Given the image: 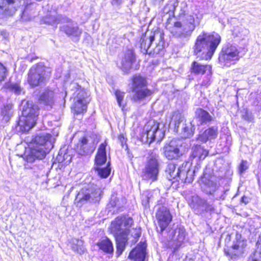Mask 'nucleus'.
Returning a JSON list of instances; mask_svg holds the SVG:
<instances>
[{"label":"nucleus","instance_id":"nucleus-1","mask_svg":"<svg viewBox=\"0 0 261 261\" xmlns=\"http://www.w3.org/2000/svg\"><path fill=\"white\" fill-rule=\"evenodd\" d=\"M133 223L132 218L124 216L117 217L111 223V231L115 235L118 255L122 253L127 245L132 246L136 243L141 236L140 228L133 229L131 234L129 235Z\"/></svg>","mask_w":261,"mask_h":261},{"label":"nucleus","instance_id":"nucleus-2","mask_svg":"<svg viewBox=\"0 0 261 261\" xmlns=\"http://www.w3.org/2000/svg\"><path fill=\"white\" fill-rule=\"evenodd\" d=\"M221 40L220 35L215 32L203 31L196 40L194 54L200 59L207 60L212 57Z\"/></svg>","mask_w":261,"mask_h":261},{"label":"nucleus","instance_id":"nucleus-3","mask_svg":"<svg viewBox=\"0 0 261 261\" xmlns=\"http://www.w3.org/2000/svg\"><path fill=\"white\" fill-rule=\"evenodd\" d=\"M52 136L49 134L41 133L36 136L31 142L30 151L25 156L28 163H32L36 160H42L46 153L53 147Z\"/></svg>","mask_w":261,"mask_h":261},{"label":"nucleus","instance_id":"nucleus-4","mask_svg":"<svg viewBox=\"0 0 261 261\" xmlns=\"http://www.w3.org/2000/svg\"><path fill=\"white\" fill-rule=\"evenodd\" d=\"M38 106L32 101H27L23 106L22 116L17 122L16 128L21 132H27L35 124L38 115Z\"/></svg>","mask_w":261,"mask_h":261},{"label":"nucleus","instance_id":"nucleus-5","mask_svg":"<svg viewBox=\"0 0 261 261\" xmlns=\"http://www.w3.org/2000/svg\"><path fill=\"white\" fill-rule=\"evenodd\" d=\"M160 165L159 155L154 151L150 150L145 158L144 168L142 171V178L151 182L156 181L159 174Z\"/></svg>","mask_w":261,"mask_h":261},{"label":"nucleus","instance_id":"nucleus-6","mask_svg":"<svg viewBox=\"0 0 261 261\" xmlns=\"http://www.w3.org/2000/svg\"><path fill=\"white\" fill-rule=\"evenodd\" d=\"M103 189L96 185L82 188L75 197V203L77 206L81 207L87 202H99L103 195Z\"/></svg>","mask_w":261,"mask_h":261},{"label":"nucleus","instance_id":"nucleus-7","mask_svg":"<svg viewBox=\"0 0 261 261\" xmlns=\"http://www.w3.org/2000/svg\"><path fill=\"white\" fill-rule=\"evenodd\" d=\"M189 168L188 163H183L177 169L175 164L169 163L165 168V176L169 180L180 178L185 182L190 183L193 180L192 174L195 171H191Z\"/></svg>","mask_w":261,"mask_h":261},{"label":"nucleus","instance_id":"nucleus-8","mask_svg":"<svg viewBox=\"0 0 261 261\" xmlns=\"http://www.w3.org/2000/svg\"><path fill=\"white\" fill-rule=\"evenodd\" d=\"M41 63L32 66L28 73L27 81L30 86L35 87L45 83L50 77V72Z\"/></svg>","mask_w":261,"mask_h":261},{"label":"nucleus","instance_id":"nucleus-9","mask_svg":"<svg viewBox=\"0 0 261 261\" xmlns=\"http://www.w3.org/2000/svg\"><path fill=\"white\" fill-rule=\"evenodd\" d=\"M132 99L135 102L144 100L152 94L151 90L147 87V82L140 75H135L133 79Z\"/></svg>","mask_w":261,"mask_h":261},{"label":"nucleus","instance_id":"nucleus-10","mask_svg":"<svg viewBox=\"0 0 261 261\" xmlns=\"http://www.w3.org/2000/svg\"><path fill=\"white\" fill-rule=\"evenodd\" d=\"M107 145V143L106 141L100 145L95 159V167L92 170V173L94 172L101 178L107 177L111 171L110 168L109 167L110 164V162L108 163L106 167H101L107 161L106 151Z\"/></svg>","mask_w":261,"mask_h":261},{"label":"nucleus","instance_id":"nucleus-11","mask_svg":"<svg viewBox=\"0 0 261 261\" xmlns=\"http://www.w3.org/2000/svg\"><path fill=\"white\" fill-rule=\"evenodd\" d=\"M195 27L194 17L192 15H188L183 23L175 22L173 26L170 28V31L176 37L186 38L191 35Z\"/></svg>","mask_w":261,"mask_h":261},{"label":"nucleus","instance_id":"nucleus-12","mask_svg":"<svg viewBox=\"0 0 261 261\" xmlns=\"http://www.w3.org/2000/svg\"><path fill=\"white\" fill-rule=\"evenodd\" d=\"M202 184L201 189L203 192L207 195H213L215 199L217 200L224 199L225 192L221 191L220 195H218L219 185L216 181V177L215 176H208L204 174L202 179Z\"/></svg>","mask_w":261,"mask_h":261},{"label":"nucleus","instance_id":"nucleus-13","mask_svg":"<svg viewBox=\"0 0 261 261\" xmlns=\"http://www.w3.org/2000/svg\"><path fill=\"white\" fill-rule=\"evenodd\" d=\"M240 52L238 48L230 44L223 46L219 57L220 64L223 66L229 67L234 62L240 59Z\"/></svg>","mask_w":261,"mask_h":261},{"label":"nucleus","instance_id":"nucleus-14","mask_svg":"<svg viewBox=\"0 0 261 261\" xmlns=\"http://www.w3.org/2000/svg\"><path fill=\"white\" fill-rule=\"evenodd\" d=\"M159 124L154 121L149 122L144 127L141 135L142 142L150 144L155 138L160 141L164 137L163 131L159 129Z\"/></svg>","mask_w":261,"mask_h":261},{"label":"nucleus","instance_id":"nucleus-15","mask_svg":"<svg viewBox=\"0 0 261 261\" xmlns=\"http://www.w3.org/2000/svg\"><path fill=\"white\" fill-rule=\"evenodd\" d=\"M72 86L76 89L73 93L74 101L73 108L77 114L82 113L86 111L87 104L89 101L88 93L76 83L72 84Z\"/></svg>","mask_w":261,"mask_h":261},{"label":"nucleus","instance_id":"nucleus-16","mask_svg":"<svg viewBox=\"0 0 261 261\" xmlns=\"http://www.w3.org/2000/svg\"><path fill=\"white\" fill-rule=\"evenodd\" d=\"M246 246V241L242 238L241 235L237 233L232 245L224 248L225 255L232 259L241 257L245 253Z\"/></svg>","mask_w":261,"mask_h":261},{"label":"nucleus","instance_id":"nucleus-17","mask_svg":"<svg viewBox=\"0 0 261 261\" xmlns=\"http://www.w3.org/2000/svg\"><path fill=\"white\" fill-rule=\"evenodd\" d=\"M182 142L178 139H172L167 142L163 147V153L168 160L177 159L182 154L181 150Z\"/></svg>","mask_w":261,"mask_h":261},{"label":"nucleus","instance_id":"nucleus-18","mask_svg":"<svg viewBox=\"0 0 261 261\" xmlns=\"http://www.w3.org/2000/svg\"><path fill=\"white\" fill-rule=\"evenodd\" d=\"M159 37L160 39H163V35L161 33L157 32L153 33L152 35L147 37L146 35H143L140 39V47L141 51L143 54H158L160 50L162 48V46L158 45L155 48L151 47L152 42L154 40L155 38Z\"/></svg>","mask_w":261,"mask_h":261},{"label":"nucleus","instance_id":"nucleus-19","mask_svg":"<svg viewBox=\"0 0 261 261\" xmlns=\"http://www.w3.org/2000/svg\"><path fill=\"white\" fill-rule=\"evenodd\" d=\"M169 239L168 246L174 251L178 249L184 243L186 237V230L182 226H178L169 231Z\"/></svg>","mask_w":261,"mask_h":261},{"label":"nucleus","instance_id":"nucleus-20","mask_svg":"<svg viewBox=\"0 0 261 261\" xmlns=\"http://www.w3.org/2000/svg\"><path fill=\"white\" fill-rule=\"evenodd\" d=\"M190 205L197 213L214 210L213 204L208 203L206 200L202 199L196 195L192 196Z\"/></svg>","mask_w":261,"mask_h":261},{"label":"nucleus","instance_id":"nucleus-21","mask_svg":"<svg viewBox=\"0 0 261 261\" xmlns=\"http://www.w3.org/2000/svg\"><path fill=\"white\" fill-rule=\"evenodd\" d=\"M156 217L160 228V232L162 233L172 220V216L166 207L161 206L156 213Z\"/></svg>","mask_w":261,"mask_h":261},{"label":"nucleus","instance_id":"nucleus-22","mask_svg":"<svg viewBox=\"0 0 261 261\" xmlns=\"http://www.w3.org/2000/svg\"><path fill=\"white\" fill-rule=\"evenodd\" d=\"M96 145L91 138L83 137L80 141L76 146L79 154L82 155L91 154L95 148Z\"/></svg>","mask_w":261,"mask_h":261},{"label":"nucleus","instance_id":"nucleus-23","mask_svg":"<svg viewBox=\"0 0 261 261\" xmlns=\"http://www.w3.org/2000/svg\"><path fill=\"white\" fill-rule=\"evenodd\" d=\"M146 244L141 242L129 253L128 258L133 261H144L146 255Z\"/></svg>","mask_w":261,"mask_h":261},{"label":"nucleus","instance_id":"nucleus-24","mask_svg":"<svg viewBox=\"0 0 261 261\" xmlns=\"http://www.w3.org/2000/svg\"><path fill=\"white\" fill-rule=\"evenodd\" d=\"M136 61V57L132 50H127L122 58L119 67L126 73L130 71L133 65Z\"/></svg>","mask_w":261,"mask_h":261},{"label":"nucleus","instance_id":"nucleus-25","mask_svg":"<svg viewBox=\"0 0 261 261\" xmlns=\"http://www.w3.org/2000/svg\"><path fill=\"white\" fill-rule=\"evenodd\" d=\"M69 24L63 25L60 30L69 37L79 38L82 33V30L80 29L76 23H73L71 20Z\"/></svg>","mask_w":261,"mask_h":261},{"label":"nucleus","instance_id":"nucleus-26","mask_svg":"<svg viewBox=\"0 0 261 261\" xmlns=\"http://www.w3.org/2000/svg\"><path fill=\"white\" fill-rule=\"evenodd\" d=\"M21 0H0V8L8 15H12L20 5Z\"/></svg>","mask_w":261,"mask_h":261},{"label":"nucleus","instance_id":"nucleus-27","mask_svg":"<svg viewBox=\"0 0 261 261\" xmlns=\"http://www.w3.org/2000/svg\"><path fill=\"white\" fill-rule=\"evenodd\" d=\"M218 135V128L216 126H212L200 134L197 140L202 143H205L208 140L215 139Z\"/></svg>","mask_w":261,"mask_h":261},{"label":"nucleus","instance_id":"nucleus-28","mask_svg":"<svg viewBox=\"0 0 261 261\" xmlns=\"http://www.w3.org/2000/svg\"><path fill=\"white\" fill-rule=\"evenodd\" d=\"M42 20L45 23L54 25L59 23L70 22L71 21V19L61 15H48L43 18Z\"/></svg>","mask_w":261,"mask_h":261},{"label":"nucleus","instance_id":"nucleus-29","mask_svg":"<svg viewBox=\"0 0 261 261\" xmlns=\"http://www.w3.org/2000/svg\"><path fill=\"white\" fill-rule=\"evenodd\" d=\"M37 7V6L36 4H32L27 6L22 13V19L25 21H29L35 17L38 14V11L36 10Z\"/></svg>","mask_w":261,"mask_h":261},{"label":"nucleus","instance_id":"nucleus-30","mask_svg":"<svg viewBox=\"0 0 261 261\" xmlns=\"http://www.w3.org/2000/svg\"><path fill=\"white\" fill-rule=\"evenodd\" d=\"M195 117L198 125H203L213 120L212 116L207 111L201 108L196 110Z\"/></svg>","mask_w":261,"mask_h":261},{"label":"nucleus","instance_id":"nucleus-31","mask_svg":"<svg viewBox=\"0 0 261 261\" xmlns=\"http://www.w3.org/2000/svg\"><path fill=\"white\" fill-rule=\"evenodd\" d=\"M171 119L169 125L173 126L174 131L178 133L179 132L180 125L184 120V118L179 111H175L170 116Z\"/></svg>","mask_w":261,"mask_h":261},{"label":"nucleus","instance_id":"nucleus-32","mask_svg":"<svg viewBox=\"0 0 261 261\" xmlns=\"http://www.w3.org/2000/svg\"><path fill=\"white\" fill-rule=\"evenodd\" d=\"M39 100L40 103L51 106L54 102V91L48 89H45L41 94Z\"/></svg>","mask_w":261,"mask_h":261},{"label":"nucleus","instance_id":"nucleus-33","mask_svg":"<svg viewBox=\"0 0 261 261\" xmlns=\"http://www.w3.org/2000/svg\"><path fill=\"white\" fill-rule=\"evenodd\" d=\"M212 67L208 65H201V64L194 61L193 62L191 67V71L195 74H203L208 70L209 73L211 74Z\"/></svg>","mask_w":261,"mask_h":261},{"label":"nucleus","instance_id":"nucleus-34","mask_svg":"<svg viewBox=\"0 0 261 261\" xmlns=\"http://www.w3.org/2000/svg\"><path fill=\"white\" fill-rule=\"evenodd\" d=\"M192 150V156L197 160H204L208 154V151L200 145L194 146Z\"/></svg>","mask_w":261,"mask_h":261},{"label":"nucleus","instance_id":"nucleus-35","mask_svg":"<svg viewBox=\"0 0 261 261\" xmlns=\"http://www.w3.org/2000/svg\"><path fill=\"white\" fill-rule=\"evenodd\" d=\"M97 245L100 250L107 253L111 254L114 251L112 242L108 238L100 240Z\"/></svg>","mask_w":261,"mask_h":261},{"label":"nucleus","instance_id":"nucleus-36","mask_svg":"<svg viewBox=\"0 0 261 261\" xmlns=\"http://www.w3.org/2000/svg\"><path fill=\"white\" fill-rule=\"evenodd\" d=\"M71 247L74 251L80 254H83L86 251L84 242L82 240L73 238L70 241Z\"/></svg>","mask_w":261,"mask_h":261},{"label":"nucleus","instance_id":"nucleus-37","mask_svg":"<svg viewBox=\"0 0 261 261\" xmlns=\"http://www.w3.org/2000/svg\"><path fill=\"white\" fill-rule=\"evenodd\" d=\"M195 129V127L192 125V122L188 124L182 123L181 127L180 126L178 133H181L185 138H188L193 135Z\"/></svg>","mask_w":261,"mask_h":261},{"label":"nucleus","instance_id":"nucleus-38","mask_svg":"<svg viewBox=\"0 0 261 261\" xmlns=\"http://www.w3.org/2000/svg\"><path fill=\"white\" fill-rule=\"evenodd\" d=\"M12 108V105L10 103L5 105L4 108H2L1 112L2 122L6 123L9 121L13 114Z\"/></svg>","mask_w":261,"mask_h":261},{"label":"nucleus","instance_id":"nucleus-39","mask_svg":"<svg viewBox=\"0 0 261 261\" xmlns=\"http://www.w3.org/2000/svg\"><path fill=\"white\" fill-rule=\"evenodd\" d=\"M153 193L150 191H144L141 194V200L143 205L145 207H147L150 200H152L153 198Z\"/></svg>","mask_w":261,"mask_h":261},{"label":"nucleus","instance_id":"nucleus-40","mask_svg":"<svg viewBox=\"0 0 261 261\" xmlns=\"http://www.w3.org/2000/svg\"><path fill=\"white\" fill-rule=\"evenodd\" d=\"M115 95L118 105L121 108L122 110L123 111L126 104L125 102L123 100L124 93L120 91H116Z\"/></svg>","mask_w":261,"mask_h":261},{"label":"nucleus","instance_id":"nucleus-41","mask_svg":"<svg viewBox=\"0 0 261 261\" xmlns=\"http://www.w3.org/2000/svg\"><path fill=\"white\" fill-rule=\"evenodd\" d=\"M7 86L9 90L14 92L16 94H19L22 91L18 83H9L7 84Z\"/></svg>","mask_w":261,"mask_h":261},{"label":"nucleus","instance_id":"nucleus-42","mask_svg":"<svg viewBox=\"0 0 261 261\" xmlns=\"http://www.w3.org/2000/svg\"><path fill=\"white\" fill-rule=\"evenodd\" d=\"M248 261H261V248L257 249L254 253L250 257Z\"/></svg>","mask_w":261,"mask_h":261},{"label":"nucleus","instance_id":"nucleus-43","mask_svg":"<svg viewBox=\"0 0 261 261\" xmlns=\"http://www.w3.org/2000/svg\"><path fill=\"white\" fill-rule=\"evenodd\" d=\"M118 201L117 197L115 195H112L108 205L109 208L116 207L118 204Z\"/></svg>","mask_w":261,"mask_h":261},{"label":"nucleus","instance_id":"nucleus-44","mask_svg":"<svg viewBox=\"0 0 261 261\" xmlns=\"http://www.w3.org/2000/svg\"><path fill=\"white\" fill-rule=\"evenodd\" d=\"M7 70L6 67L0 63V82L4 81L7 76Z\"/></svg>","mask_w":261,"mask_h":261},{"label":"nucleus","instance_id":"nucleus-45","mask_svg":"<svg viewBox=\"0 0 261 261\" xmlns=\"http://www.w3.org/2000/svg\"><path fill=\"white\" fill-rule=\"evenodd\" d=\"M29 164V163L27 162V164L25 165V168L27 169H32L34 172H38V170H41L42 167V165L36 166L35 165L31 166Z\"/></svg>","mask_w":261,"mask_h":261},{"label":"nucleus","instance_id":"nucleus-46","mask_svg":"<svg viewBox=\"0 0 261 261\" xmlns=\"http://www.w3.org/2000/svg\"><path fill=\"white\" fill-rule=\"evenodd\" d=\"M248 168L247 162L246 161H242L239 167V172L240 174L243 173L248 169Z\"/></svg>","mask_w":261,"mask_h":261},{"label":"nucleus","instance_id":"nucleus-47","mask_svg":"<svg viewBox=\"0 0 261 261\" xmlns=\"http://www.w3.org/2000/svg\"><path fill=\"white\" fill-rule=\"evenodd\" d=\"M231 175L232 172L229 170H227L225 171L224 174L218 175V177H220L222 179H230Z\"/></svg>","mask_w":261,"mask_h":261},{"label":"nucleus","instance_id":"nucleus-48","mask_svg":"<svg viewBox=\"0 0 261 261\" xmlns=\"http://www.w3.org/2000/svg\"><path fill=\"white\" fill-rule=\"evenodd\" d=\"M118 140L120 142H121L122 147H123L124 145H126V139L122 135H120L119 136Z\"/></svg>","mask_w":261,"mask_h":261},{"label":"nucleus","instance_id":"nucleus-49","mask_svg":"<svg viewBox=\"0 0 261 261\" xmlns=\"http://www.w3.org/2000/svg\"><path fill=\"white\" fill-rule=\"evenodd\" d=\"M210 81V78H208V81L207 82L203 81L202 83V85L206 86L208 85V82Z\"/></svg>","mask_w":261,"mask_h":261},{"label":"nucleus","instance_id":"nucleus-50","mask_svg":"<svg viewBox=\"0 0 261 261\" xmlns=\"http://www.w3.org/2000/svg\"><path fill=\"white\" fill-rule=\"evenodd\" d=\"M246 200H247V198L246 197H242V201L243 202H244L246 204L248 202V201Z\"/></svg>","mask_w":261,"mask_h":261},{"label":"nucleus","instance_id":"nucleus-51","mask_svg":"<svg viewBox=\"0 0 261 261\" xmlns=\"http://www.w3.org/2000/svg\"><path fill=\"white\" fill-rule=\"evenodd\" d=\"M116 4H118V0H113V4L114 5Z\"/></svg>","mask_w":261,"mask_h":261},{"label":"nucleus","instance_id":"nucleus-52","mask_svg":"<svg viewBox=\"0 0 261 261\" xmlns=\"http://www.w3.org/2000/svg\"><path fill=\"white\" fill-rule=\"evenodd\" d=\"M259 241H260L261 242V232H260V234H259V237H258V242H259Z\"/></svg>","mask_w":261,"mask_h":261}]
</instances>
